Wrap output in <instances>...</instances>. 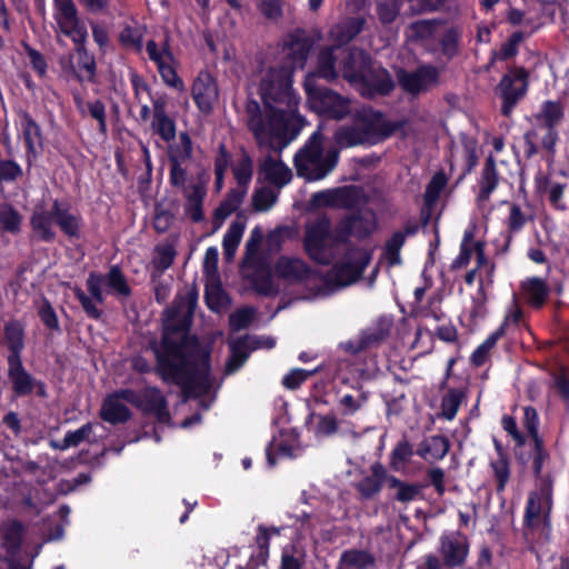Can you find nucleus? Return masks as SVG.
I'll return each mask as SVG.
<instances>
[{
	"label": "nucleus",
	"mask_w": 569,
	"mask_h": 569,
	"mask_svg": "<svg viewBox=\"0 0 569 569\" xmlns=\"http://www.w3.org/2000/svg\"><path fill=\"white\" fill-rule=\"evenodd\" d=\"M287 64L279 62L263 67L253 79L263 103L266 119L252 114L250 130L260 146L281 151L289 141V126L298 112L299 99L292 89V71L302 68L308 57V46L300 40L291 41L283 48Z\"/></svg>",
	"instance_id": "obj_1"
},
{
	"label": "nucleus",
	"mask_w": 569,
	"mask_h": 569,
	"mask_svg": "<svg viewBox=\"0 0 569 569\" xmlns=\"http://www.w3.org/2000/svg\"><path fill=\"white\" fill-rule=\"evenodd\" d=\"M196 296L180 297L173 309L167 311L162 342L154 348L158 371L164 381L180 385L188 393L206 392L211 387L208 367L193 368L196 341L188 337Z\"/></svg>",
	"instance_id": "obj_2"
},
{
	"label": "nucleus",
	"mask_w": 569,
	"mask_h": 569,
	"mask_svg": "<svg viewBox=\"0 0 569 569\" xmlns=\"http://www.w3.org/2000/svg\"><path fill=\"white\" fill-rule=\"evenodd\" d=\"M369 254L361 249L351 250L326 277H320L307 262L298 257H280L272 272L262 271L253 280L257 291L273 295L279 290V281L301 286L303 299L327 297L336 290L356 282L369 262Z\"/></svg>",
	"instance_id": "obj_3"
},
{
	"label": "nucleus",
	"mask_w": 569,
	"mask_h": 569,
	"mask_svg": "<svg viewBox=\"0 0 569 569\" xmlns=\"http://www.w3.org/2000/svg\"><path fill=\"white\" fill-rule=\"evenodd\" d=\"M338 162V151L322 146L320 129L307 141L305 147L295 156L298 176L308 181L323 179Z\"/></svg>",
	"instance_id": "obj_4"
},
{
	"label": "nucleus",
	"mask_w": 569,
	"mask_h": 569,
	"mask_svg": "<svg viewBox=\"0 0 569 569\" xmlns=\"http://www.w3.org/2000/svg\"><path fill=\"white\" fill-rule=\"evenodd\" d=\"M107 287L110 293L127 297L130 295L129 284L121 273L118 267H112L107 276L91 272L87 279V289L90 296H87L80 288H74L73 292L79 299L84 312L93 318L98 319L101 316V311L98 305L104 301L103 288Z\"/></svg>",
	"instance_id": "obj_5"
},
{
	"label": "nucleus",
	"mask_w": 569,
	"mask_h": 569,
	"mask_svg": "<svg viewBox=\"0 0 569 569\" xmlns=\"http://www.w3.org/2000/svg\"><path fill=\"white\" fill-rule=\"evenodd\" d=\"M302 242L307 256L320 264H329L345 243L343 239L338 238V226L332 231L327 217L317 218L306 224Z\"/></svg>",
	"instance_id": "obj_6"
},
{
	"label": "nucleus",
	"mask_w": 569,
	"mask_h": 569,
	"mask_svg": "<svg viewBox=\"0 0 569 569\" xmlns=\"http://www.w3.org/2000/svg\"><path fill=\"white\" fill-rule=\"evenodd\" d=\"M563 116L562 107L555 101H546L535 116V127L526 133L525 141L528 156L536 154L540 148L552 151L557 140L555 127Z\"/></svg>",
	"instance_id": "obj_7"
},
{
	"label": "nucleus",
	"mask_w": 569,
	"mask_h": 569,
	"mask_svg": "<svg viewBox=\"0 0 569 569\" xmlns=\"http://www.w3.org/2000/svg\"><path fill=\"white\" fill-rule=\"evenodd\" d=\"M348 61L341 67L346 79L351 82L363 81L368 83L371 87L369 94H386L392 89L393 82L386 70H379L372 76L366 73L367 57L363 51L352 50L348 53Z\"/></svg>",
	"instance_id": "obj_8"
},
{
	"label": "nucleus",
	"mask_w": 569,
	"mask_h": 569,
	"mask_svg": "<svg viewBox=\"0 0 569 569\" xmlns=\"http://www.w3.org/2000/svg\"><path fill=\"white\" fill-rule=\"evenodd\" d=\"M316 74H309L305 81L310 108L319 114L328 118L341 119L351 111V102L328 89H319L315 86Z\"/></svg>",
	"instance_id": "obj_9"
},
{
	"label": "nucleus",
	"mask_w": 569,
	"mask_h": 569,
	"mask_svg": "<svg viewBox=\"0 0 569 569\" xmlns=\"http://www.w3.org/2000/svg\"><path fill=\"white\" fill-rule=\"evenodd\" d=\"M552 508V485L549 478H540L537 488L529 493L525 521L531 529H545L549 525Z\"/></svg>",
	"instance_id": "obj_10"
},
{
	"label": "nucleus",
	"mask_w": 569,
	"mask_h": 569,
	"mask_svg": "<svg viewBox=\"0 0 569 569\" xmlns=\"http://www.w3.org/2000/svg\"><path fill=\"white\" fill-rule=\"evenodd\" d=\"M146 51L149 59L157 66L162 81L178 92H183L186 87L177 73L178 61L173 56L169 41L164 39L161 43L148 40Z\"/></svg>",
	"instance_id": "obj_11"
},
{
	"label": "nucleus",
	"mask_w": 569,
	"mask_h": 569,
	"mask_svg": "<svg viewBox=\"0 0 569 569\" xmlns=\"http://www.w3.org/2000/svg\"><path fill=\"white\" fill-rule=\"evenodd\" d=\"M362 28V20L352 19L345 24H338L330 32L331 40L337 44L336 48L322 50L318 58L317 74L327 80L337 77L335 67L336 56L333 52L340 50V47L351 40Z\"/></svg>",
	"instance_id": "obj_12"
},
{
	"label": "nucleus",
	"mask_w": 569,
	"mask_h": 569,
	"mask_svg": "<svg viewBox=\"0 0 569 569\" xmlns=\"http://www.w3.org/2000/svg\"><path fill=\"white\" fill-rule=\"evenodd\" d=\"M53 19L56 30L70 38L74 44L84 43L87 29L79 20L77 8L72 0H53Z\"/></svg>",
	"instance_id": "obj_13"
},
{
	"label": "nucleus",
	"mask_w": 569,
	"mask_h": 569,
	"mask_svg": "<svg viewBox=\"0 0 569 569\" xmlns=\"http://www.w3.org/2000/svg\"><path fill=\"white\" fill-rule=\"evenodd\" d=\"M356 118L370 144L390 137L400 128V122L390 121L370 108H362L357 112Z\"/></svg>",
	"instance_id": "obj_14"
},
{
	"label": "nucleus",
	"mask_w": 569,
	"mask_h": 569,
	"mask_svg": "<svg viewBox=\"0 0 569 569\" xmlns=\"http://www.w3.org/2000/svg\"><path fill=\"white\" fill-rule=\"evenodd\" d=\"M439 553L443 567L457 568L463 566L469 555L468 538L459 531L443 532L439 538Z\"/></svg>",
	"instance_id": "obj_15"
},
{
	"label": "nucleus",
	"mask_w": 569,
	"mask_h": 569,
	"mask_svg": "<svg viewBox=\"0 0 569 569\" xmlns=\"http://www.w3.org/2000/svg\"><path fill=\"white\" fill-rule=\"evenodd\" d=\"M527 73L521 68L510 70L501 79L498 90L502 98V112L508 116L527 91Z\"/></svg>",
	"instance_id": "obj_16"
},
{
	"label": "nucleus",
	"mask_w": 569,
	"mask_h": 569,
	"mask_svg": "<svg viewBox=\"0 0 569 569\" xmlns=\"http://www.w3.org/2000/svg\"><path fill=\"white\" fill-rule=\"evenodd\" d=\"M376 229V216L371 210L351 214L338 223V238L346 242L349 238H365Z\"/></svg>",
	"instance_id": "obj_17"
},
{
	"label": "nucleus",
	"mask_w": 569,
	"mask_h": 569,
	"mask_svg": "<svg viewBox=\"0 0 569 569\" xmlns=\"http://www.w3.org/2000/svg\"><path fill=\"white\" fill-rule=\"evenodd\" d=\"M258 179L281 189L291 181L292 171L279 156L269 153L259 161Z\"/></svg>",
	"instance_id": "obj_18"
},
{
	"label": "nucleus",
	"mask_w": 569,
	"mask_h": 569,
	"mask_svg": "<svg viewBox=\"0 0 569 569\" xmlns=\"http://www.w3.org/2000/svg\"><path fill=\"white\" fill-rule=\"evenodd\" d=\"M358 190L355 187L327 189L312 194V208H350L356 204Z\"/></svg>",
	"instance_id": "obj_19"
},
{
	"label": "nucleus",
	"mask_w": 569,
	"mask_h": 569,
	"mask_svg": "<svg viewBox=\"0 0 569 569\" xmlns=\"http://www.w3.org/2000/svg\"><path fill=\"white\" fill-rule=\"evenodd\" d=\"M124 402L136 406L137 393L132 390H121L110 395L102 405L101 418L109 423L126 421L129 416V409Z\"/></svg>",
	"instance_id": "obj_20"
},
{
	"label": "nucleus",
	"mask_w": 569,
	"mask_h": 569,
	"mask_svg": "<svg viewBox=\"0 0 569 569\" xmlns=\"http://www.w3.org/2000/svg\"><path fill=\"white\" fill-rule=\"evenodd\" d=\"M191 93L198 108L203 112H209L218 100L216 80L209 72L201 71L192 84Z\"/></svg>",
	"instance_id": "obj_21"
},
{
	"label": "nucleus",
	"mask_w": 569,
	"mask_h": 569,
	"mask_svg": "<svg viewBox=\"0 0 569 569\" xmlns=\"http://www.w3.org/2000/svg\"><path fill=\"white\" fill-rule=\"evenodd\" d=\"M399 82L401 87L411 93H418L433 86L438 80V71L433 67H422L415 72H400Z\"/></svg>",
	"instance_id": "obj_22"
},
{
	"label": "nucleus",
	"mask_w": 569,
	"mask_h": 569,
	"mask_svg": "<svg viewBox=\"0 0 569 569\" xmlns=\"http://www.w3.org/2000/svg\"><path fill=\"white\" fill-rule=\"evenodd\" d=\"M136 406L147 412L153 413L160 422L169 421L166 401L156 388H147L141 395H137Z\"/></svg>",
	"instance_id": "obj_23"
},
{
	"label": "nucleus",
	"mask_w": 569,
	"mask_h": 569,
	"mask_svg": "<svg viewBox=\"0 0 569 569\" xmlns=\"http://www.w3.org/2000/svg\"><path fill=\"white\" fill-rule=\"evenodd\" d=\"M136 406L147 412L153 413L160 422L169 421L166 401L156 388H147L141 395H137Z\"/></svg>",
	"instance_id": "obj_24"
},
{
	"label": "nucleus",
	"mask_w": 569,
	"mask_h": 569,
	"mask_svg": "<svg viewBox=\"0 0 569 569\" xmlns=\"http://www.w3.org/2000/svg\"><path fill=\"white\" fill-rule=\"evenodd\" d=\"M8 365V376L14 392L19 396L30 393L33 389V379L23 368L21 358L17 356H9Z\"/></svg>",
	"instance_id": "obj_25"
},
{
	"label": "nucleus",
	"mask_w": 569,
	"mask_h": 569,
	"mask_svg": "<svg viewBox=\"0 0 569 569\" xmlns=\"http://www.w3.org/2000/svg\"><path fill=\"white\" fill-rule=\"evenodd\" d=\"M20 132L26 142L28 152L36 157L38 149L42 144L41 131L38 123L26 112L19 116Z\"/></svg>",
	"instance_id": "obj_26"
},
{
	"label": "nucleus",
	"mask_w": 569,
	"mask_h": 569,
	"mask_svg": "<svg viewBox=\"0 0 569 569\" xmlns=\"http://www.w3.org/2000/svg\"><path fill=\"white\" fill-rule=\"evenodd\" d=\"M246 194L247 192H243V189L234 188L230 190L226 199L214 211L213 223L216 229H219L223 224L224 220L240 207Z\"/></svg>",
	"instance_id": "obj_27"
},
{
	"label": "nucleus",
	"mask_w": 569,
	"mask_h": 569,
	"mask_svg": "<svg viewBox=\"0 0 569 569\" xmlns=\"http://www.w3.org/2000/svg\"><path fill=\"white\" fill-rule=\"evenodd\" d=\"M390 328H391V319L381 318L377 322V329L372 330V331L365 332L361 336L359 343L356 348H353L351 346V343L348 342V343L343 345L345 349L348 351L357 352L358 350L365 349L376 342L378 343L389 335Z\"/></svg>",
	"instance_id": "obj_28"
},
{
	"label": "nucleus",
	"mask_w": 569,
	"mask_h": 569,
	"mask_svg": "<svg viewBox=\"0 0 569 569\" xmlns=\"http://www.w3.org/2000/svg\"><path fill=\"white\" fill-rule=\"evenodd\" d=\"M449 450V442L445 437L432 436L421 442L418 455L427 461L442 459Z\"/></svg>",
	"instance_id": "obj_29"
},
{
	"label": "nucleus",
	"mask_w": 569,
	"mask_h": 569,
	"mask_svg": "<svg viewBox=\"0 0 569 569\" xmlns=\"http://www.w3.org/2000/svg\"><path fill=\"white\" fill-rule=\"evenodd\" d=\"M232 174L237 182V189H243L248 192V188L253 174V162L247 152H242L232 164Z\"/></svg>",
	"instance_id": "obj_30"
},
{
	"label": "nucleus",
	"mask_w": 569,
	"mask_h": 569,
	"mask_svg": "<svg viewBox=\"0 0 569 569\" xmlns=\"http://www.w3.org/2000/svg\"><path fill=\"white\" fill-rule=\"evenodd\" d=\"M52 216L54 217V222L68 237H79L81 223L77 214L61 208L56 202L52 209Z\"/></svg>",
	"instance_id": "obj_31"
},
{
	"label": "nucleus",
	"mask_w": 569,
	"mask_h": 569,
	"mask_svg": "<svg viewBox=\"0 0 569 569\" xmlns=\"http://www.w3.org/2000/svg\"><path fill=\"white\" fill-rule=\"evenodd\" d=\"M437 26L432 21L421 20L411 23L406 30L407 40L411 43L427 44L435 37Z\"/></svg>",
	"instance_id": "obj_32"
},
{
	"label": "nucleus",
	"mask_w": 569,
	"mask_h": 569,
	"mask_svg": "<svg viewBox=\"0 0 569 569\" xmlns=\"http://www.w3.org/2000/svg\"><path fill=\"white\" fill-rule=\"evenodd\" d=\"M335 140L341 148L368 143V139L357 119L355 126L339 129L335 134Z\"/></svg>",
	"instance_id": "obj_33"
},
{
	"label": "nucleus",
	"mask_w": 569,
	"mask_h": 569,
	"mask_svg": "<svg viewBox=\"0 0 569 569\" xmlns=\"http://www.w3.org/2000/svg\"><path fill=\"white\" fill-rule=\"evenodd\" d=\"M244 228L246 226L241 221H233L229 226L222 240L223 256L226 260L231 261L233 259L238 246L242 239Z\"/></svg>",
	"instance_id": "obj_34"
},
{
	"label": "nucleus",
	"mask_w": 569,
	"mask_h": 569,
	"mask_svg": "<svg viewBox=\"0 0 569 569\" xmlns=\"http://www.w3.org/2000/svg\"><path fill=\"white\" fill-rule=\"evenodd\" d=\"M24 328L19 321H10L4 327V341L11 350L10 356L20 357L24 348Z\"/></svg>",
	"instance_id": "obj_35"
},
{
	"label": "nucleus",
	"mask_w": 569,
	"mask_h": 569,
	"mask_svg": "<svg viewBox=\"0 0 569 569\" xmlns=\"http://www.w3.org/2000/svg\"><path fill=\"white\" fill-rule=\"evenodd\" d=\"M498 184V174L496 171V166L492 157L490 156L487 159L486 166L482 171V177L480 181V191L478 199L480 202L487 201L491 194V192L496 189Z\"/></svg>",
	"instance_id": "obj_36"
},
{
	"label": "nucleus",
	"mask_w": 569,
	"mask_h": 569,
	"mask_svg": "<svg viewBox=\"0 0 569 569\" xmlns=\"http://www.w3.org/2000/svg\"><path fill=\"white\" fill-rule=\"evenodd\" d=\"M373 562L372 557L362 550H348L341 555L339 569H367Z\"/></svg>",
	"instance_id": "obj_37"
},
{
	"label": "nucleus",
	"mask_w": 569,
	"mask_h": 569,
	"mask_svg": "<svg viewBox=\"0 0 569 569\" xmlns=\"http://www.w3.org/2000/svg\"><path fill=\"white\" fill-rule=\"evenodd\" d=\"M53 222L54 217L52 216V211L47 213L43 210H37L31 218V224L34 232L46 241H50L54 238V232L52 230Z\"/></svg>",
	"instance_id": "obj_38"
},
{
	"label": "nucleus",
	"mask_w": 569,
	"mask_h": 569,
	"mask_svg": "<svg viewBox=\"0 0 569 569\" xmlns=\"http://www.w3.org/2000/svg\"><path fill=\"white\" fill-rule=\"evenodd\" d=\"M389 487L396 489V499L400 502H410L421 496L422 487L418 483H407L396 477L388 479Z\"/></svg>",
	"instance_id": "obj_39"
},
{
	"label": "nucleus",
	"mask_w": 569,
	"mask_h": 569,
	"mask_svg": "<svg viewBox=\"0 0 569 569\" xmlns=\"http://www.w3.org/2000/svg\"><path fill=\"white\" fill-rule=\"evenodd\" d=\"M206 300L208 307L213 311H221L229 305V298L221 286L212 279L206 284Z\"/></svg>",
	"instance_id": "obj_40"
},
{
	"label": "nucleus",
	"mask_w": 569,
	"mask_h": 569,
	"mask_svg": "<svg viewBox=\"0 0 569 569\" xmlns=\"http://www.w3.org/2000/svg\"><path fill=\"white\" fill-rule=\"evenodd\" d=\"M93 431L92 423H86L74 431L67 432L62 441L51 442V446L59 450H66L70 447H77L81 442L89 439Z\"/></svg>",
	"instance_id": "obj_41"
},
{
	"label": "nucleus",
	"mask_w": 569,
	"mask_h": 569,
	"mask_svg": "<svg viewBox=\"0 0 569 569\" xmlns=\"http://www.w3.org/2000/svg\"><path fill=\"white\" fill-rule=\"evenodd\" d=\"M192 142L187 133H181L177 143L169 149L170 162L184 163L191 158Z\"/></svg>",
	"instance_id": "obj_42"
},
{
	"label": "nucleus",
	"mask_w": 569,
	"mask_h": 569,
	"mask_svg": "<svg viewBox=\"0 0 569 569\" xmlns=\"http://www.w3.org/2000/svg\"><path fill=\"white\" fill-rule=\"evenodd\" d=\"M523 291L531 305L540 307L548 295L546 283L538 278L529 279L523 283Z\"/></svg>",
	"instance_id": "obj_43"
},
{
	"label": "nucleus",
	"mask_w": 569,
	"mask_h": 569,
	"mask_svg": "<svg viewBox=\"0 0 569 569\" xmlns=\"http://www.w3.org/2000/svg\"><path fill=\"white\" fill-rule=\"evenodd\" d=\"M22 216L10 204H0V227L2 230L16 233L20 230Z\"/></svg>",
	"instance_id": "obj_44"
},
{
	"label": "nucleus",
	"mask_w": 569,
	"mask_h": 569,
	"mask_svg": "<svg viewBox=\"0 0 569 569\" xmlns=\"http://www.w3.org/2000/svg\"><path fill=\"white\" fill-rule=\"evenodd\" d=\"M277 199L278 192L270 187L258 188L252 196L253 207L257 211L269 210L276 203Z\"/></svg>",
	"instance_id": "obj_45"
},
{
	"label": "nucleus",
	"mask_w": 569,
	"mask_h": 569,
	"mask_svg": "<svg viewBox=\"0 0 569 569\" xmlns=\"http://www.w3.org/2000/svg\"><path fill=\"white\" fill-rule=\"evenodd\" d=\"M305 558V551L296 545L286 547L282 552L281 569H301Z\"/></svg>",
	"instance_id": "obj_46"
},
{
	"label": "nucleus",
	"mask_w": 569,
	"mask_h": 569,
	"mask_svg": "<svg viewBox=\"0 0 569 569\" xmlns=\"http://www.w3.org/2000/svg\"><path fill=\"white\" fill-rule=\"evenodd\" d=\"M412 448L407 441L399 442L391 453V467L396 471H402L412 457Z\"/></svg>",
	"instance_id": "obj_47"
},
{
	"label": "nucleus",
	"mask_w": 569,
	"mask_h": 569,
	"mask_svg": "<svg viewBox=\"0 0 569 569\" xmlns=\"http://www.w3.org/2000/svg\"><path fill=\"white\" fill-rule=\"evenodd\" d=\"M153 130L166 141H170L176 136V124L167 114L153 116Z\"/></svg>",
	"instance_id": "obj_48"
},
{
	"label": "nucleus",
	"mask_w": 569,
	"mask_h": 569,
	"mask_svg": "<svg viewBox=\"0 0 569 569\" xmlns=\"http://www.w3.org/2000/svg\"><path fill=\"white\" fill-rule=\"evenodd\" d=\"M38 316L40 317L43 325L51 330L58 331L60 329L59 320L54 309L47 299H42L38 303L37 308Z\"/></svg>",
	"instance_id": "obj_49"
},
{
	"label": "nucleus",
	"mask_w": 569,
	"mask_h": 569,
	"mask_svg": "<svg viewBox=\"0 0 569 569\" xmlns=\"http://www.w3.org/2000/svg\"><path fill=\"white\" fill-rule=\"evenodd\" d=\"M462 401V393L458 390L449 391L442 399V416L448 420L456 417Z\"/></svg>",
	"instance_id": "obj_50"
},
{
	"label": "nucleus",
	"mask_w": 569,
	"mask_h": 569,
	"mask_svg": "<svg viewBox=\"0 0 569 569\" xmlns=\"http://www.w3.org/2000/svg\"><path fill=\"white\" fill-rule=\"evenodd\" d=\"M403 0H380L378 3V13L381 22L389 23L395 20L399 12L400 3Z\"/></svg>",
	"instance_id": "obj_51"
},
{
	"label": "nucleus",
	"mask_w": 569,
	"mask_h": 569,
	"mask_svg": "<svg viewBox=\"0 0 569 569\" xmlns=\"http://www.w3.org/2000/svg\"><path fill=\"white\" fill-rule=\"evenodd\" d=\"M447 183L443 173H436L427 186L425 199L428 204H432L438 199L441 190Z\"/></svg>",
	"instance_id": "obj_52"
},
{
	"label": "nucleus",
	"mask_w": 569,
	"mask_h": 569,
	"mask_svg": "<svg viewBox=\"0 0 569 569\" xmlns=\"http://www.w3.org/2000/svg\"><path fill=\"white\" fill-rule=\"evenodd\" d=\"M231 356L226 365L228 373L237 371L246 361L248 355L241 350V342L234 341L230 346Z\"/></svg>",
	"instance_id": "obj_53"
},
{
	"label": "nucleus",
	"mask_w": 569,
	"mask_h": 569,
	"mask_svg": "<svg viewBox=\"0 0 569 569\" xmlns=\"http://www.w3.org/2000/svg\"><path fill=\"white\" fill-rule=\"evenodd\" d=\"M231 356L226 365L228 373L237 371L246 361L248 355L241 350V342L234 341L230 346Z\"/></svg>",
	"instance_id": "obj_54"
},
{
	"label": "nucleus",
	"mask_w": 569,
	"mask_h": 569,
	"mask_svg": "<svg viewBox=\"0 0 569 569\" xmlns=\"http://www.w3.org/2000/svg\"><path fill=\"white\" fill-rule=\"evenodd\" d=\"M500 337V332H495L491 335L483 343H481L472 353L471 361L476 366H481L485 363L489 351L496 345L498 338Z\"/></svg>",
	"instance_id": "obj_55"
},
{
	"label": "nucleus",
	"mask_w": 569,
	"mask_h": 569,
	"mask_svg": "<svg viewBox=\"0 0 569 569\" xmlns=\"http://www.w3.org/2000/svg\"><path fill=\"white\" fill-rule=\"evenodd\" d=\"M253 316L254 310L252 308L239 309L230 316V326L236 330L243 329L251 322Z\"/></svg>",
	"instance_id": "obj_56"
},
{
	"label": "nucleus",
	"mask_w": 569,
	"mask_h": 569,
	"mask_svg": "<svg viewBox=\"0 0 569 569\" xmlns=\"http://www.w3.org/2000/svg\"><path fill=\"white\" fill-rule=\"evenodd\" d=\"M174 251L170 246H160L156 250L153 263L160 270L168 269L173 262Z\"/></svg>",
	"instance_id": "obj_57"
},
{
	"label": "nucleus",
	"mask_w": 569,
	"mask_h": 569,
	"mask_svg": "<svg viewBox=\"0 0 569 569\" xmlns=\"http://www.w3.org/2000/svg\"><path fill=\"white\" fill-rule=\"evenodd\" d=\"M317 370H313V371H307V370H303V369H292L290 372H288L283 379H282V383L284 385V387L289 388V389H296L298 388L309 376H311L313 372H316Z\"/></svg>",
	"instance_id": "obj_58"
},
{
	"label": "nucleus",
	"mask_w": 569,
	"mask_h": 569,
	"mask_svg": "<svg viewBox=\"0 0 569 569\" xmlns=\"http://www.w3.org/2000/svg\"><path fill=\"white\" fill-rule=\"evenodd\" d=\"M77 46V53L79 59V67L81 70L86 72L87 78L91 79L96 71V63L94 59L88 54L86 51L83 43L76 44Z\"/></svg>",
	"instance_id": "obj_59"
},
{
	"label": "nucleus",
	"mask_w": 569,
	"mask_h": 569,
	"mask_svg": "<svg viewBox=\"0 0 569 569\" xmlns=\"http://www.w3.org/2000/svg\"><path fill=\"white\" fill-rule=\"evenodd\" d=\"M22 176L21 167L10 160L0 161V180L13 181Z\"/></svg>",
	"instance_id": "obj_60"
},
{
	"label": "nucleus",
	"mask_w": 569,
	"mask_h": 569,
	"mask_svg": "<svg viewBox=\"0 0 569 569\" xmlns=\"http://www.w3.org/2000/svg\"><path fill=\"white\" fill-rule=\"evenodd\" d=\"M259 10L269 20H278L282 16L280 0H263L259 4Z\"/></svg>",
	"instance_id": "obj_61"
},
{
	"label": "nucleus",
	"mask_w": 569,
	"mask_h": 569,
	"mask_svg": "<svg viewBox=\"0 0 569 569\" xmlns=\"http://www.w3.org/2000/svg\"><path fill=\"white\" fill-rule=\"evenodd\" d=\"M403 244V236L398 233L395 234L387 243V259L390 264H397L400 262L399 250Z\"/></svg>",
	"instance_id": "obj_62"
},
{
	"label": "nucleus",
	"mask_w": 569,
	"mask_h": 569,
	"mask_svg": "<svg viewBox=\"0 0 569 569\" xmlns=\"http://www.w3.org/2000/svg\"><path fill=\"white\" fill-rule=\"evenodd\" d=\"M90 116L96 119L99 123V129L101 132H106L107 123H106V110L104 106L101 101H93L88 104Z\"/></svg>",
	"instance_id": "obj_63"
},
{
	"label": "nucleus",
	"mask_w": 569,
	"mask_h": 569,
	"mask_svg": "<svg viewBox=\"0 0 569 569\" xmlns=\"http://www.w3.org/2000/svg\"><path fill=\"white\" fill-rule=\"evenodd\" d=\"M492 468L498 480V490L501 491L505 489L509 479L508 465L503 459H499L492 462Z\"/></svg>",
	"instance_id": "obj_64"
}]
</instances>
